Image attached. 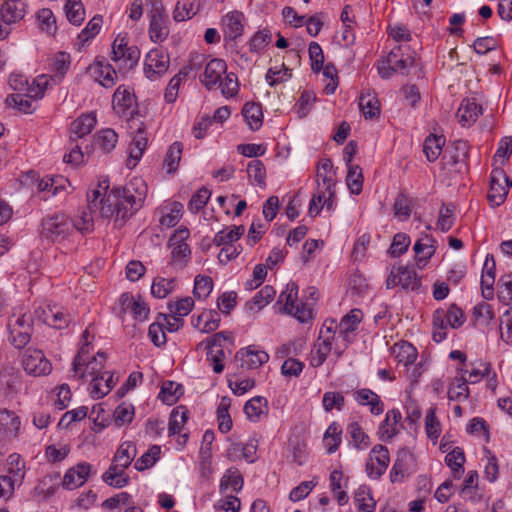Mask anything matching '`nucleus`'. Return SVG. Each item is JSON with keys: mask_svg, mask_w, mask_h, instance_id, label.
Returning <instances> with one entry per match:
<instances>
[{"mask_svg": "<svg viewBox=\"0 0 512 512\" xmlns=\"http://www.w3.org/2000/svg\"><path fill=\"white\" fill-rule=\"evenodd\" d=\"M440 422L436 417V408L431 407L425 417V430L427 437L436 440L440 435Z\"/></svg>", "mask_w": 512, "mask_h": 512, "instance_id": "3c124183", "label": "nucleus"}, {"mask_svg": "<svg viewBox=\"0 0 512 512\" xmlns=\"http://www.w3.org/2000/svg\"><path fill=\"white\" fill-rule=\"evenodd\" d=\"M160 452V446L153 445L147 452L136 460L134 468L137 471H144L145 469L152 467L158 460Z\"/></svg>", "mask_w": 512, "mask_h": 512, "instance_id": "ea45409f", "label": "nucleus"}, {"mask_svg": "<svg viewBox=\"0 0 512 512\" xmlns=\"http://www.w3.org/2000/svg\"><path fill=\"white\" fill-rule=\"evenodd\" d=\"M354 501L358 507V512H374L375 510L376 502L371 496L370 489L366 486H361L357 489Z\"/></svg>", "mask_w": 512, "mask_h": 512, "instance_id": "a878e982", "label": "nucleus"}, {"mask_svg": "<svg viewBox=\"0 0 512 512\" xmlns=\"http://www.w3.org/2000/svg\"><path fill=\"white\" fill-rule=\"evenodd\" d=\"M231 399L228 396L221 398L217 408L218 429L221 433H228L232 428V419L229 414Z\"/></svg>", "mask_w": 512, "mask_h": 512, "instance_id": "b1692460", "label": "nucleus"}, {"mask_svg": "<svg viewBox=\"0 0 512 512\" xmlns=\"http://www.w3.org/2000/svg\"><path fill=\"white\" fill-rule=\"evenodd\" d=\"M235 359L241 361L242 368L257 369L268 362L269 355L265 351H256L248 347L245 352L243 349L238 351L235 355Z\"/></svg>", "mask_w": 512, "mask_h": 512, "instance_id": "f8f14e48", "label": "nucleus"}, {"mask_svg": "<svg viewBox=\"0 0 512 512\" xmlns=\"http://www.w3.org/2000/svg\"><path fill=\"white\" fill-rule=\"evenodd\" d=\"M445 462L447 466L452 469L454 477L460 478L461 474L464 472L463 465L465 463V455L463 450L460 447L453 448L452 451L447 453Z\"/></svg>", "mask_w": 512, "mask_h": 512, "instance_id": "cd10ccee", "label": "nucleus"}, {"mask_svg": "<svg viewBox=\"0 0 512 512\" xmlns=\"http://www.w3.org/2000/svg\"><path fill=\"white\" fill-rule=\"evenodd\" d=\"M196 14L194 3L190 0H178L173 11V18L176 22L185 21Z\"/></svg>", "mask_w": 512, "mask_h": 512, "instance_id": "de8ad7c7", "label": "nucleus"}, {"mask_svg": "<svg viewBox=\"0 0 512 512\" xmlns=\"http://www.w3.org/2000/svg\"><path fill=\"white\" fill-rule=\"evenodd\" d=\"M371 455H374L378 467L376 468V472H369V476L378 479L384 474L388 467L390 461L389 451L386 446L378 444L372 448Z\"/></svg>", "mask_w": 512, "mask_h": 512, "instance_id": "5701e85b", "label": "nucleus"}, {"mask_svg": "<svg viewBox=\"0 0 512 512\" xmlns=\"http://www.w3.org/2000/svg\"><path fill=\"white\" fill-rule=\"evenodd\" d=\"M508 194V190L506 186H503L502 183L498 182H490V190L488 193V200L493 206L501 205L506 196Z\"/></svg>", "mask_w": 512, "mask_h": 512, "instance_id": "e2e57ef3", "label": "nucleus"}, {"mask_svg": "<svg viewBox=\"0 0 512 512\" xmlns=\"http://www.w3.org/2000/svg\"><path fill=\"white\" fill-rule=\"evenodd\" d=\"M244 484L243 477L240 471L235 468H229L220 480L219 490L221 494H224L228 488H231L234 492L241 491Z\"/></svg>", "mask_w": 512, "mask_h": 512, "instance_id": "6ab92c4d", "label": "nucleus"}, {"mask_svg": "<svg viewBox=\"0 0 512 512\" xmlns=\"http://www.w3.org/2000/svg\"><path fill=\"white\" fill-rule=\"evenodd\" d=\"M347 432L350 434L356 448H366L369 445L368 435L363 432L357 422L350 423L347 427Z\"/></svg>", "mask_w": 512, "mask_h": 512, "instance_id": "5fc2aeb1", "label": "nucleus"}, {"mask_svg": "<svg viewBox=\"0 0 512 512\" xmlns=\"http://www.w3.org/2000/svg\"><path fill=\"white\" fill-rule=\"evenodd\" d=\"M184 388L181 384H176L172 381H165L162 384L159 398L168 405L174 404L177 399L183 395Z\"/></svg>", "mask_w": 512, "mask_h": 512, "instance_id": "c85d7f7f", "label": "nucleus"}, {"mask_svg": "<svg viewBox=\"0 0 512 512\" xmlns=\"http://www.w3.org/2000/svg\"><path fill=\"white\" fill-rule=\"evenodd\" d=\"M359 107L366 119H372L380 114L379 101L374 94H363L359 100Z\"/></svg>", "mask_w": 512, "mask_h": 512, "instance_id": "2f4dec72", "label": "nucleus"}, {"mask_svg": "<svg viewBox=\"0 0 512 512\" xmlns=\"http://www.w3.org/2000/svg\"><path fill=\"white\" fill-rule=\"evenodd\" d=\"M136 126V131L132 136V141L130 143V153L129 159L127 161V166L129 168L135 167L137 162L141 159L143 152L145 151L148 143V138L146 134L145 127L142 122L136 123V121L132 120L130 124V128H133V125Z\"/></svg>", "mask_w": 512, "mask_h": 512, "instance_id": "423d86ee", "label": "nucleus"}, {"mask_svg": "<svg viewBox=\"0 0 512 512\" xmlns=\"http://www.w3.org/2000/svg\"><path fill=\"white\" fill-rule=\"evenodd\" d=\"M291 76H292L291 69L287 68L284 64H282L281 69H277L274 67L269 68L266 73V80H267L268 84L271 87H273L279 83L289 80L291 78Z\"/></svg>", "mask_w": 512, "mask_h": 512, "instance_id": "09e8293b", "label": "nucleus"}, {"mask_svg": "<svg viewBox=\"0 0 512 512\" xmlns=\"http://www.w3.org/2000/svg\"><path fill=\"white\" fill-rule=\"evenodd\" d=\"M225 78L219 81L217 86L221 89V93L225 97H233L238 91V80L234 73L224 74Z\"/></svg>", "mask_w": 512, "mask_h": 512, "instance_id": "4d7b16f0", "label": "nucleus"}, {"mask_svg": "<svg viewBox=\"0 0 512 512\" xmlns=\"http://www.w3.org/2000/svg\"><path fill=\"white\" fill-rule=\"evenodd\" d=\"M401 286V288H420L422 285L421 277L417 275L413 266H399L397 272H391L387 279V288L390 284Z\"/></svg>", "mask_w": 512, "mask_h": 512, "instance_id": "0eeeda50", "label": "nucleus"}, {"mask_svg": "<svg viewBox=\"0 0 512 512\" xmlns=\"http://www.w3.org/2000/svg\"><path fill=\"white\" fill-rule=\"evenodd\" d=\"M117 141V133L110 128L102 129L94 138V144L98 145L106 153L115 148Z\"/></svg>", "mask_w": 512, "mask_h": 512, "instance_id": "f704fd0d", "label": "nucleus"}, {"mask_svg": "<svg viewBox=\"0 0 512 512\" xmlns=\"http://www.w3.org/2000/svg\"><path fill=\"white\" fill-rule=\"evenodd\" d=\"M74 227V221L63 214L47 217L42 222L43 235L54 242L64 240Z\"/></svg>", "mask_w": 512, "mask_h": 512, "instance_id": "7ed1b4c3", "label": "nucleus"}, {"mask_svg": "<svg viewBox=\"0 0 512 512\" xmlns=\"http://www.w3.org/2000/svg\"><path fill=\"white\" fill-rule=\"evenodd\" d=\"M188 420V410L184 406H177L170 414L168 431L169 435L179 434Z\"/></svg>", "mask_w": 512, "mask_h": 512, "instance_id": "bb28decb", "label": "nucleus"}, {"mask_svg": "<svg viewBox=\"0 0 512 512\" xmlns=\"http://www.w3.org/2000/svg\"><path fill=\"white\" fill-rule=\"evenodd\" d=\"M136 455V448L131 442L122 443L113 457V462L119 463L120 468H128Z\"/></svg>", "mask_w": 512, "mask_h": 512, "instance_id": "c756f323", "label": "nucleus"}, {"mask_svg": "<svg viewBox=\"0 0 512 512\" xmlns=\"http://www.w3.org/2000/svg\"><path fill=\"white\" fill-rule=\"evenodd\" d=\"M348 174L346 178L347 186L352 194H360L363 185L362 169L359 165L347 166Z\"/></svg>", "mask_w": 512, "mask_h": 512, "instance_id": "e433bc0d", "label": "nucleus"}, {"mask_svg": "<svg viewBox=\"0 0 512 512\" xmlns=\"http://www.w3.org/2000/svg\"><path fill=\"white\" fill-rule=\"evenodd\" d=\"M362 311L360 309H352L344 315L340 323L335 327L339 330V335L344 341L350 342V333L354 332L362 321Z\"/></svg>", "mask_w": 512, "mask_h": 512, "instance_id": "ddd939ff", "label": "nucleus"}, {"mask_svg": "<svg viewBox=\"0 0 512 512\" xmlns=\"http://www.w3.org/2000/svg\"><path fill=\"white\" fill-rule=\"evenodd\" d=\"M146 195L145 181L140 177H135L124 187H114L101 200V216L115 217V224L121 227L142 206Z\"/></svg>", "mask_w": 512, "mask_h": 512, "instance_id": "f257e3e1", "label": "nucleus"}, {"mask_svg": "<svg viewBox=\"0 0 512 512\" xmlns=\"http://www.w3.org/2000/svg\"><path fill=\"white\" fill-rule=\"evenodd\" d=\"M242 115L249 128L253 131L260 129L263 124V113L260 103L247 102L242 108Z\"/></svg>", "mask_w": 512, "mask_h": 512, "instance_id": "f3484780", "label": "nucleus"}, {"mask_svg": "<svg viewBox=\"0 0 512 512\" xmlns=\"http://www.w3.org/2000/svg\"><path fill=\"white\" fill-rule=\"evenodd\" d=\"M445 143L443 136L430 134L424 141L423 152L429 162H434L439 157L442 146Z\"/></svg>", "mask_w": 512, "mask_h": 512, "instance_id": "393cba45", "label": "nucleus"}, {"mask_svg": "<svg viewBox=\"0 0 512 512\" xmlns=\"http://www.w3.org/2000/svg\"><path fill=\"white\" fill-rule=\"evenodd\" d=\"M220 315L216 310L205 311L197 318L196 326L203 324L201 331L209 333L215 331L219 327Z\"/></svg>", "mask_w": 512, "mask_h": 512, "instance_id": "4c0bfd02", "label": "nucleus"}, {"mask_svg": "<svg viewBox=\"0 0 512 512\" xmlns=\"http://www.w3.org/2000/svg\"><path fill=\"white\" fill-rule=\"evenodd\" d=\"M245 228L243 225L232 226L230 228L221 230L215 234L213 243L217 246H230L233 242L240 239L244 234Z\"/></svg>", "mask_w": 512, "mask_h": 512, "instance_id": "4be33fe9", "label": "nucleus"}, {"mask_svg": "<svg viewBox=\"0 0 512 512\" xmlns=\"http://www.w3.org/2000/svg\"><path fill=\"white\" fill-rule=\"evenodd\" d=\"M435 243L436 240L432 236L423 234L413 245V251L416 254V261L419 267H424L433 256L436 251Z\"/></svg>", "mask_w": 512, "mask_h": 512, "instance_id": "9b49d317", "label": "nucleus"}, {"mask_svg": "<svg viewBox=\"0 0 512 512\" xmlns=\"http://www.w3.org/2000/svg\"><path fill=\"white\" fill-rule=\"evenodd\" d=\"M496 263L492 254H487L482 269L480 288H494Z\"/></svg>", "mask_w": 512, "mask_h": 512, "instance_id": "72a5a7b5", "label": "nucleus"}, {"mask_svg": "<svg viewBox=\"0 0 512 512\" xmlns=\"http://www.w3.org/2000/svg\"><path fill=\"white\" fill-rule=\"evenodd\" d=\"M188 75L186 69L180 70L169 82L165 91V100L168 103H173L177 99L178 89L183 78Z\"/></svg>", "mask_w": 512, "mask_h": 512, "instance_id": "13d9d810", "label": "nucleus"}, {"mask_svg": "<svg viewBox=\"0 0 512 512\" xmlns=\"http://www.w3.org/2000/svg\"><path fill=\"white\" fill-rule=\"evenodd\" d=\"M170 58L167 53L159 49L148 52L145 60V75L150 80H156L169 68Z\"/></svg>", "mask_w": 512, "mask_h": 512, "instance_id": "39448f33", "label": "nucleus"}, {"mask_svg": "<svg viewBox=\"0 0 512 512\" xmlns=\"http://www.w3.org/2000/svg\"><path fill=\"white\" fill-rule=\"evenodd\" d=\"M25 8L22 0H4L0 7L1 21L7 25L21 21L26 14Z\"/></svg>", "mask_w": 512, "mask_h": 512, "instance_id": "1a4fd4ad", "label": "nucleus"}, {"mask_svg": "<svg viewBox=\"0 0 512 512\" xmlns=\"http://www.w3.org/2000/svg\"><path fill=\"white\" fill-rule=\"evenodd\" d=\"M22 364L25 371L33 376L47 375L52 369L49 360L38 349L28 348L24 353Z\"/></svg>", "mask_w": 512, "mask_h": 512, "instance_id": "20e7f679", "label": "nucleus"}, {"mask_svg": "<svg viewBox=\"0 0 512 512\" xmlns=\"http://www.w3.org/2000/svg\"><path fill=\"white\" fill-rule=\"evenodd\" d=\"M400 420L401 413L398 409H392L386 413V417L380 427L382 440H389L395 436L396 430L392 428L391 431H389L386 427L389 425H396Z\"/></svg>", "mask_w": 512, "mask_h": 512, "instance_id": "a19ab883", "label": "nucleus"}, {"mask_svg": "<svg viewBox=\"0 0 512 512\" xmlns=\"http://www.w3.org/2000/svg\"><path fill=\"white\" fill-rule=\"evenodd\" d=\"M29 94L24 96L22 94H11L6 97V104L9 107L18 109L20 112L32 113V102L28 99Z\"/></svg>", "mask_w": 512, "mask_h": 512, "instance_id": "603ef678", "label": "nucleus"}, {"mask_svg": "<svg viewBox=\"0 0 512 512\" xmlns=\"http://www.w3.org/2000/svg\"><path fill=\"white\" fill-rule=\"evenodd\" d=\"M247 173L250 179H252L260 187H265L266 182V170L264 164L257 159L250 161L247 165Z\"/></svg>", "mask_w": 512, "mask_h": 512, "instance_id": "c03bdc74", "label": "nucleus"}, {"mask_svg": "<svg viewBox=\"0 0 512 512\" xmlns=\"http://www.w3.org/2000/svg\"><path fill=\"white\" fill-rule=\"evenodd\" d=\"M135 102V96L123 86H119L113 95V109L118 115L131 114L129 110Z\"/></svg>", "mask_w": 512, "mask_h": 512, "instance_id": "4468645a", "label": "nucleus"}, {"mask_svg": "<svg viewBox=\"0 0 512 512\" xmlns=\"http://www.w3.org/2000/svg\"><path fill=\"white\" fill-rule=\"evenodd\" d=\"M67 19L74 25H80L85 18V10L80 0H67L65 4Z\"/></svg>", "mask_w": 512, "mask_h": 512, "instance_id": "c9c22d12", "label": "nucleus"}, {"mask_svg": "<svg viewBox=\"0 0 512 512\" xmlns=\"http://www.w3.org/2000/svg\"><path fill=\"white\" fill-rule=\"evenodd\" d=\"M102 26V16L96 15L94 16L86 25V27L82 30V32L78 35V39L80 42L85 43L88 40L92 39L96 36Z\"/></svg>", "mask_w": 512, "mask_h": 512, "instance_id": "6e6d98bb", "label": "nucleus"}, {"mask_svg": "<svg viewBox=\"0 0 512 512\" xmlns=\"http://www.w3.org/2000/svg\"><path fill=\"white\" fill-rule=\"evenodd\" d=\"M237 293L234 290L224 292L217 298V307L225 315H229L236 305Z\"/></svg>", "mask_w": 512, "mask_h": 512, "instance_id": "69168bd1", "label": "nucleus"}, {"mask_svg": "<svg viewBox=\"0 0 512 512\" xmlns=\"http://www.w3.org/2000/svg\"><path fill=\"white\" fill-rule=\"evenodd\" d=\"M133 417L134 406L132 404L121 403L114 411L115 423L118 426L130 423Z\"/></svg>", "mask_w": 512, "mask_h": 512, "instance_id": "0e129e2a", "label": "nucleus"}, {"mask_svg": "<svg viewBox=\"0 0 512 512\" xmlns=\"http://www.w3.org/2000/svg\"><path fill=\"white\" fill-rule=\"evenodd\" d=\"M454 210L453 204H442L440 209L438 221L436 226L442 232H447L454 224Z\"/></svg>", "mask_w": 512, "mask_h": 512, "instance_id": "79ce46f5", "label": "nucleus"}, {"mask_svg": "<svg viewBox=\"0 0 512 512\" xmlns=\"http://www.w3.org/2000/svg\"><path fill=\"white\" fill-rule=\"evenodd\" d=\"M194 307V300L191 297H184L176 301L175 303L170 302L168 304L169 311L183 319V317L187 316Z\"/></svg>", "mask_w": 512, "mask_h": 512, "instance_id": "8fccbe9b", "label": "nucleus"}, {"mask_svg": "<svg viewBox=\"0 0 512 512\" xmlns=\"http://www.w3.org/2000/svg\"><path fill=\"white\" fill-rule=\"evenodd\" d=\"M183 151V144L181 142H174L168 148L166 157L164 159V165L167 167V172L172 174L177 171L179 162L181 160Z\"/></svg>", "mask_w": 512, "mask_h": 512, "instance_id": "473e14b6", "label": "nucleus"}, {"mask_svg": "<svg viewBox=\"0 0 512 512\" xmlns=\"http://www.w3.org/2000/svg\"><path fill=\"white\" fill-rule=\"evenodd\" d=\"M37 18H38L41 30L45 31L49 35L55 34V32L57 30L56 18L50 9H48V8L41 9L37 14Z\"/></svg>", "mask_w": 512, "mask_h": 512, "instance_id": "49530a36", "label": "nucleus"}, {"mask_svg": "<svg viewBox=\"0 0 512 512\" xmlns=\"http://www.w3.org/2000/svg\"><path fill=\"white\" fill-rule=\"evenodd\" d=\"M244 15L239 11H232L223 18L224 38L227 41L237 39L243 33Z\"/></svg>", "mask_w": 512, "mask_h": 512, "instance_id": "9d476101", "label": "nucleus"}, {"mask_svg": "<svg viewBox=\"0 0 512 512\" xmlns=\"http://www.w3.org/2000/svg\"><path fill=\"white\" fill-rule=\"evenodd\" d=\"M244 413L251 421H259L262 414L268 413V403L266 398L256 396L246 402L244 405Z\"/></svg>", "mask_w": 512, "mask_h": 512, "instance_id": "412c9836", "label": "nucleus"}, {"mask_svg": "<svg viewBox=\"0 0 512 512\" xmlns=\"http://www.w3.org/2000/svg\"><path fill=\"white\" fill-rule=\"evenodd\" d=\"M306 290H283L278 302H285L284 311L295 317L301 323H307L312 319V309L304 300Z\"/></svg>", "mask_w": 512, "mask_h": 512, "instance_id": "f03ea898", "label": "nucleus"}, {"mask_svg": "<svg viewBox=\"0 0 512 512\" xmlns=\"http://www.w3.org/2000/svg\"><path fill=\"white\" fill-rule=\"evenodd\" d=\"M325 411L330 412L334 408L341 410L344 406V396L340 392H325L322 399Z\"/></svg>", "mask_w": 512, "mask_h": 512, "instance_id": "338daca9", "label": "nucleus"}, {"mask_svg": "<svg viewBox=\"0 0 512 512\" xmlns=\"http://www.w3.org/2000/svg\"><path fill=\"white\" fill-rule=\"evenodd\" d=\"M227 65L222 59H212L206 66L203 75L200 77L201 83L209 90L215 88L222 76L226 74Z\"/></svg>", "mask_w": 512, "mask_h": 512, "instance_id": "6e6552de", "label": "nucleus"}, {"mask_svg": "<svg viewBox=\"0 0 512 512\" xmlns=\"http://www.w3.org/2000/svg\"><path fill=\"white\" fill-rule=\"evenodd\" d=\"M309 57L311 60V69L318 73L323 69L324 54L321 46L317 42L309 44Z\"/></svg>", "mask_w": 512, "mask_h": 512, "instance_id": "052dcab7", "label": "nucleus"}, {"mask_svg": "<svg viewBox=\"0 0 512 512\" xmlns=\"http://www.w3.org/2000/svg\"><path fill=\"white\" fill-rule=\"evenodd\" d=\"M474 321L481 326H487L494 319V312L490 304L482 301L473 308Z\"/></svg>", "mask_w": 512, "mask_h": 512, "instance_id": "58836bf2", "label": "nucleus"}, {"mask_svg": "<svg viewBox=\"0 0 512 512\" xmlns=\"http://www.w3.org/2000/svg\"><path fill=\"white\" fill-rule=\"evenodd\" d=\"M411 205L412 200L405 192L401 191L397 195L393 206L395 216L407 220L411 215Z\"/></svg>", "mask_w": 512, "mask_h": 512, "instance_id": "37998d69", "label": "nucleus"}, {"mask_svg": "<svg viewBox=\"0 0 512 512\" xmlns=\"http://www.w3.org/2000/svg\"><path fill=\"white\" fill-rule=\"evenodd\" d=\"M87 412L88 408L85 406L67 411L60 419L58 426L61 428H68L72 422L84 419L87 416Z\"/></svg>", "mask_w": 512, "mask_h": 512, "instance_id": "774afa93", "label": "nucleus"}, {"mask_svg": "<svg viewBox=\"0 0 512 512\" xmlns=\"http://www.w3.org/2000/svg\"><path fill=\"white\" fill-rule=\"evenodd\" d=\"M482 113V108L474 101L464 99L457 111V117L463 126H470Z\"/></svg>", "mask_w": 512, "mask_h": 512, "instance_id": "dca6fc26", "label": "nucleus"}, {"mask_svg": "<svg viewBox=\"0 0 512 512\" xmlns=\"http://www.w3.org/2000/svg\"><path fill=\"white\" fill-rule=\"evenodd\" d=\"M412 459L411 453L402 449L395 460L392 469L390 471V480L392 483L402 482L408 471L407 461Z\"/></svg>", "mask_w": 512, "mask_h": 512, "instance_id": "aec40b11", "label": "nucleus"}, {"mask_svg": "<svg viewBox=\"0 0 512 512\" xmlns=\"http://www.w3.org/2000/svg\"><path fill=\"white\" fill-rule=\"evenodd\" d=\"M410 245V237L405 233H397L389 248V253L393 257H399L405 253Z\"/></svg>", "mask_w": 512, "mask_h": 512, "instance_id": "680f3d73", "label": "nucleus"}, {"mask_svg": "<svg viewBox=\"0 0 512 512\" xmlns=\"http://www.w3.org/2000/svg\"><path fill=\"white\" fill-rule=\"evenodd\" d=\"M355 399L361 405H370V412L379 415L384 411V404L380 397L370 389H360L355 392Z\"/></svg>", "mask_w": 512, "mask_h": 512, "instance_id": "a211bd4d", "label": "nucleus"}, {"mask_svg": "<svg viewBox=\"0 0 512 512\" xmlns=\"http://www.w3.org/2000/svg\"><path fill=\"white\" fill-rule=\"evenodd\" d=\"M32 324L33 321L29 318L27 321V328L25 330H21L16 328L15 326H12L11 321L9 322L8 326L10 329L11 343L16 348L21 349L28 344L31 337L30 333L32 330Z\"/></svg>", "mask_w": 512, "mask_h": 512, "instance_id": "7c9ffc66", "label": "nucleus"}, {"mask_svg": "<svg viewBox=\"0 0 512 512\" xmlns=\"http://www.w3.org/2000/svg\"><path fill=\"white\" fill-rule=\"evenodd\" d=\"M211 192L206 187H201L190 199L188 209L193 212H199L208 202Z\"/></svg>", "mask_w": 512, "mask_h": 512, "instance_id": "864d4df0", "label": "nucleus"}, {"mask_svg": "<svg viewBox=\"0 0 512 512\" xmlns=\"http://www.w3.org/2000/svg\"><path fill=\"white\" fill-rule=\"evenodd\" d=\"M96 117L93 114L81 115L70 125L71 139L76 141L88 135L96 124Z\"/></svg>", "mask_w": 512, "mask_h": 512, "instance_id": "2eb2a0df", "label": "nucleus"}, {"mask_svg": "<svg viewBox=\"0 0 512 512\" xmlns=\"http://www.w3.org/2000/svg\"><path fill=\"white\" fill-rule=\"evenodd\" d=\"M106 360V354L104 352H98L97 356L93 357L92 360L87 361L84 365L86 367L85 370H83L79 377L83 379L86 376V373L89 375H98L100 371L104 368V361Z\"/></svg>", "mask_w": 512, "mask_h": 512, "instance_id": "bf43d9fd", "label": "nucleus"}, {"mask_svg": "<svg viewBox=\"0 0 512 512\" xmlns=\"http://www.w3.org/2000/svg\"><path fill=\"white\" fill-rule=\"evenodd\" d=\"M149 34L154 42H161L167 38L169 30L164 18H150Z\"/></svg>", "mask_w": 512, "mask_h": 512, "instance_id": "a18cd8bd", "label": "nucleus"}]
</instances>
